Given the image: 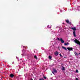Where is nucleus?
Returning a JSON list of instances; mask_svg holds the SVG:
<instances>
[{
    "label": "nucleus",
    "instance_id": "19",
    "mask_svg": "<svg viewBox=\"0 0 80 80\" xmlns=\"http://www.w3.org/2000/svg\"><path fill=\"white\" fill-rule=\"evenodd\" d=\"M59 55H60V57H62V54L61 53H60L59 54Z\"/></svg>",
    "mask_w": 80,
    "mask_h": 80
},
{
    "label": "nucleus",
    "instance_id": "26",
    "mask_svg": "<svg viewBox=\"0 0 80 80\" xmlns=\"http://www.w3.org/2000/svg\"><path fill=\"white\" fill-rule=\"evenodd\" d=\"M30 80H33V79H31Z\"/></svg>",
    "mask_w": 80,
    "mask_h": 80
},
{
    "label": "nucleus",
    "instance_id": "3",
    "mask_svg": "<svg viewBox=\"0 0 80 80\" xmlns=\"http://www.w3.org/2000/svg\"><path fill=\"white\" fill-rule=\"evenodd\" d=\"M60 41H61V43H63L65 42V41L63 40L62 38H60Z\"/></svg>",
    "mask_w": 80,
    "mask_h": 80
},
{
    "label": "nucleus",
    "instance_id": "32",
    "mask_svg": "<svg viewBox=\"0 0 80 80\" xmlns=\"http://www.w3.org/2000/svg\"><path fill=\"white\" fill-rule=\"evenodd\" d=\"M9 67L10 68V66H9Z\"/></svg>",
    "mask_w": 80,
    "mask_h": 80
},
{
    "label": "nucleus",
    "instance_id": "1",
    "mask_svg": "<svg viewBox=\"0 0 80 80\" xmlns=\"http://www.w3.org/2000/svg\"><path fill=\"white\" fill-rule=\"evenodd\" d=\"M67 49H68V50H69V51H72V50H73V48L68 47L67 48Z\"/></svg>",
    "mask_w": 80,
    "mask_h": 80
},
{
    "label": "nucleus",
    "instance_id": "30",
    "mask_svg": "<svg viewBox=\"0 0 80 80\" xmlns=\"http://www.w3.org/2000/svg\"><path fill=\"white\" fill-rule=\"evenodd\" d=\"M9 77H10V74Z\"/></svg>",
    "mask_w": 80,
    "mask_h": 80
},
{
    "label": "nucleus",
    "instance_id": "20",
    "mask_svg": "<svg viewBox=\"0 0 80 80\" xmlns=\"http://www.w3.org/2000/svg\"><path fill=\"white\" fill-rule=\"evenodd\" d=\"M39 80H44V79H43V78L40 79Z\"/></svg>",
    "mask_w": 80,
    "mask_h": 80
},
{
    "label": "nucleus",
    "instance_id": "23",
    "mask_svg": "<svg viewBox=\"0 0 80 80\" xmlns=\"http://www.w3.org/2000/svg\"><path fill=\"white\" fill-rule=\"evenodd\" d=\"M60 12H62V11L61 10L60 11Z\"/></svg>",
    "mask_w": 80,
    "mask_h": 80
},
{
    "label": "nucleus",
    "instance_id": "5",
    "mask_svg": "<svg viewBox=\"0 0 80 80\" xmlns=\"http://www.w3.org/2000/svg\"><path fill=\"white\" fill-rule=\"evenodd\" d=\"M53 72H54L55 73H57V70L55 69L54 68H53L52 69Z\"/></svg>",
    "mask_w": 80,
    "mask_h": 80
},
{
    "label": "nucleus",
    "instance_id": "6",
    "mask_svg": "<svg viewBox=\"0 0 80 80\" xmlns=\"http://www.w3.org/2000/svg\"><path fill=\"white\" fill-rule=\"evenodd\" d=\"M74 54L76 56H78V55H79V54H78V53H77L76 52H75Z\"/></svg>",
    "mask_w": 80,
    "mask_h": 80
},
{
    "label": "nucleus",
    "instance_id": "18",
    "mask_svg": "<svg viewBox=\"0 0 80 80\" xmlns=\"http://www.w3.org/2000/svg\"><path fill=\"white\" fill-rule=\"evenodd\" d=\"M57 39L59 41H60V38H58Z\"/></svg>",
    "mask_w": 80,
    "mask_h": 80
},
{
    "label": "nucleus",
    "instance_id": "11",
    "mask_svg": "<svg viewBox=\"0 0 80 80\" xmlns=\"http://www.w3.org/2000/svg\"><path fill=\"white\" fill-rule=\"evenodd\" d=\"M64 45H69V43H68V42H67V43H65Z\"/></svg>",
    "mask_w": 80,
    "mask_h": 80
},
{
    "label": "nucleus",
    "instance_id": "8",
    "mask_svg": "<svg viewBox=\"0 0 80 80\" xmlns=\"http://www.w3.org/2000/svg\"><path fill=\"white\" fill-rule=\"evenodd\" d=\"M13 77H14V75L12 74H10V77L11 78H13Z\"/></svg>",
    "mask_w": 80,
    "mask_h": 80
},
{
    "label": "nucleus",
    "instance_id": "29",
    "mask_svg": "<svg viewBox=\"0 0 80 80\" xmlns=\"http://www.w3.org/2000/svg\"><path fill=\"white\" fill-rule=\"evenodd\" d=\"M22 55H24V54H22Z\"/></svg>",
    "mask_w": 80,
    "mask_h": 80
},
{
    "label": "nucleus",
    "instance_id": "25",
    "mask_svg": "<svg viewBox=\"0 0 80 80\" xmlns=\"http://www.w3.org/2000/svg\"><path fill=\"white\" fill-rule=\"evenodd\" d=\"M24 75H25V76H27V74H25Z\"/></svg>",
    "mask_w": 80,
    "mask_h": 80
},
{
    "label": "nucleus",
    "instance_id": "21",
    "mask_svg": "<svg viewBox=\"0 0 80 80\" xmlns=\"http://www.w3.org/2000/svg\"><path fill=\"white\" fill-rule=\"evenodd\" d=\"M52 73H53V74H54L55 72H54V71H52Z\"/></svg>",
    "mask_w": 80,
    "mask_h": 80
},
{
    "label": "nucleus",
    "instance_id": "13",
    "mask_svg": "<svg viewBox=\"0 0 80 80\" xmlns=\"http://www.w3.org/2000/svg\"><path fill=\"white\" fill-rule=\"evenodd\" d=\"M51 26H51V25H49V26H47V27H48V28H51Z\"/></svg>",
    "mask_w": 80,
    "mask_h": 80
},
{
    "label": "nucleus",
    "instance_id": "16",
    "mask_svg": "<svg viewBox=\"0 0 80 80\" xmlns=\"http://www.w3.org/2000/svg\"><path fill=\"white\" fill-rule=\"evenodd\" d=\"M76 72L77 73H78V70H76Z\"/></svg>",
    "mask_w": 80,
    "mask_h": 80
},
{
    "label": "nucleus",
    "instance_id": "4",
    "mask_svg": "<svg viewBox=\"0 0 80 80\" xmlns=\"http://www.w3.org/2000/svg\"><path fill=\"white\" fill-rule=\"evenodd\" d=\"M54 54L56 55V56H57V55H58V52L56 51V52H55Z\"/></svg>",
    "mask_w": 80,
    "mask_h": 80
},
{
    "label": "nucleus",
    "instance_id": "28",
    "mask_svg": "<svg viewBox=\"0 0 80 80\" xmlns=\"http://www.w3.org/2000/svg\"><path fill=\"white\" fill-rule=\"evenodd\" d=\"M16 58L17 59H18V58H17V57H16Z\"/></svg>",
    "mask_w": 80,
    "mask_h": 80
},
{
    "label": "nucleus",
    "instance_id": "27",
    "mask_svg": "<svg viewBox=\"0 0 80 80\" xmlns=\"http://www.w3.org/2000/svg\"><path fill=\"white\" fill-rule=\"evenodd\" d=\"M20 76H21L20 75H19V77H20Z\"/></svg>",
    "mask_w": 80,
    "mask_h": 80
},
{
    "label": "nucleus",
    "instance_id": "7",
    "mask_svg": "<svg viewBox=\"0 0 80 80\" xmlns=\"http://www.w3.org/2000/svg\"><path fill=\"white\" fill-rule=\"evenodd\" d=\"M71 29H72V30H73L74 31H75V30H76V28L75 27L72 28Z\"/></svg>",
    "mask_w": 80,
    "mask_h": 80
},
{
    "label": "nucleus",
    "instance_id": "31",
    "mask_svg": "<svg viewBox=\"0 0 80 80\" xmlns=\"http://www.w3.org/2000/svg\"><path fill=\"white\" fill-rule=\"evenodd\" d=\"M13 63V62H12V63Z\"/></svg>",
    "mask_w": 80,
    "mask_h": 80
},
{
    "label": "nucleus",
    "instance_id": "2",
    "mask_svg": "<svg viewBox=\"0 0 80 80\" xmlns=\"http://www.w3.org/2000/svg\"><path fill=\"white\" fill-rule=\"evenodd\" d=\"M66 22L67 23H69V24H72V23L70 22L68 20H66Z\"/></svg>",
    "mask_w": 80,
    "mask_h": 80
},
{
    "label": "nucleus",
    "instance_id": "17",
    "mask_svg": "<svg viewBox=\"0 0 80 80\" xmlns=\"http://www.w3.org/2000/svg\"><path fill=\"white\" fill-rule=\"evenodd\" d=\"M43 78H44V79H47V77L45 76H43Z\"/></svg>",
    "mask_w": 80,
    "mask_h": 80
},
{
    "label": "nucleus",
    "instance_id": "10",
    "mask_svg": "<svg viewBox=\"0 0 80 80\" xmlns=\"http://www.w3.org/2000/svg\"><path fill=\"white\" fill-rule=\"evenodd\" d=\"M62 48L63 49H64V50H67V48L64 47H62Z\"/></svg>",
    "mask_w": 80,
    "mask_h": 80
},
{
    "label": "nucleus",
    "instance_id": "22",
    "mask_svg": "<svg viewBox=\"0 0 80 80\" xmlns=\"http://www.w3.org/2000/svg\"><path fill=\"white\" fill-rule=\"evenodd\" d=\"M23 50L24 51V50H25V49H23V50H22V52H23Z\"/></svg>",
    "mask_w": 80,
    "mask_h": 80
},
{
    "label": "nucleus",
    "instance_id": "9",
    "mask_svg": "<svg viewBox=\"0 0 80 80\" xmlns=\"http://www.w3.org/2000/svg\"><path fill=\"white\" fill-rule=\"evenodd\" d=\"M73 35H74V37H76V35H75V31H74L73 32Z\"/></svg>",
    "mask_w": 80,
    "mask_h": 80
},
{
    "label": "nucleus",
    "instance_id": "15",
    "mask_svg": "<svg viewBox=\"0 0 80 80\" xmlns=\"http://www.w3.org/2000/svg\"><path fill=\"white\" fill-rule=\"evenodd\" d=\"M49 58L50 59V60H51V59H52V57H51V56H49Z\"/></svg>",
    "mask_w": 80,
    "mask_h": 80
},
{
    "label": "nucleus",
    "instance_id": "24",
    "mask_svg": "<svg viewBox=\"0 0 80 80\" xmlns=\"http://www.w3.org/2000/svg\"><path fill=\"white\" fill-rule=\"evenodd\" d=\"M64 58H67V57H64Z\"/></svg>",
    "mask_w": 80,
    "mask_h": 80
},
{
    "label": "nucleus",
    "instance_id": "14",
    "mask_svg": "<svg viewBox=\"0 0 80 80\" xmlns=\"http://www.w3.org/2000/svg\"><path fill=\"white\" fill-rule=\"evenodd\" d=\"M34 58H36V59H37L38 58L37 57L36 55L34 56Z\"/></svg>",
    "mask_w": 80,
    "mask_h": 80
},
{
    "label": "nucleus",
    "instance_id": "12",
    "mask_svg": "<svg viewBox=\"0 0 80 80\" xmlns=\"http://www.w3.org/2000/svg\"><path fill=\"white\" fill-rule=\"evenodd\" d=\"M65 70V67H62V70Z\"/></svg>",
    "mask_w": 80,
    "mask_h": 80
}]
</instances>
